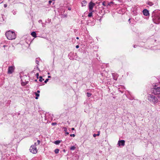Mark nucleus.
<instances>
[{
  "mask_svg": "<svg viewBox=\"0 0 160 160\" xmlns=\"http://www.w3.org/2000/svg\"><path fill=\"white\" fill-rule=\"evenodd\" d=\"M146 3L150 6H151L153 5V3L152 2L150 1Z\"/></svg>",
  "mask_w": 160,
  "mask_h": 160,
  "instance_id": "12",
  "label": "nucleus"
},
{
  "mask_svg": "<svg viewBox=\"0 0 160 160\" xmlns=\"http://www.w3.org/2000/svg\"><path fill=\"white\" fill-rule=\"evenodd\" d=\"M37 143L36 142H35L34 143V144L33 145H35V146H36V145H37L36 144Z\"/></svg>",
  "mask_w": 160,
  "mask_h": 160,
  "instance_id": "41",
  "label": "nucleus"
},
{
  "mask_svg": "<svg viewBox=\"0 0 160 160\" xmlns=\"http://www.w3.org/2000/svg\"><path fill=\"white\" fill-rule=\"evenodd\" d=\"M95 5V4L94 3H93L92 2H89V8L90 11L92 10L93 8Z\"/></svg>",
  "mask_w": 160,
  "mask_h": 160,
  "instance_id": "8",
  "label": "nucleus"
},
{
  "mask_svg": "<svg viewBox=\"0 0 160 160\" xmlns=\"http://www.w3.org/2000/svg\"><path fill=\"white\" fill-rule=\"evenodd\" d=\"M51 77L50 76H48V78H50Z\"/></svg>",
  "mask_w": 160,
  "mask_h": 160,
  "instance_id": "44",
  "label": "nucleus"
},
{
  "mask_svg": "<svg viewBox=\"0 0 160 160\" xmlns=\"http://www.w3.org/2000/svg\"><path fill=\"white\" fill-rule=\"evenodd\" d=\"M35 93L36 96V97L35 98V99H37L38 98V97L39 96V94L36 92H35Z\"/></svg>",
  "mask_w": 160,
  "mask_h": 160,
  "instance_id": "15",
  "label": "nucleus"
},
{
  "mask_svg": "<svg viewBox=\"0 0 160 160\" xmlns=\"http://www.w3.org/2000/svg\"><path fill=\"white\" fill-rule=\"evenodd\" d=\"M143 14L146 16H148L149 15V11L147 9H144L142 11Z\"/></svg>",
  "mask_w": 160,
  "mask_h": 160,
  "instance_id": "9",
  "label": "nucleus"
},
{
  "mask_svg": "<svg viewBox=\"0 0 160 160\" xmlns=\"http://www.w3.org/2000/svg\"><path fill=\"white\" fill-rule=\"evenodd\" d=\"M112 3H113L112 2H110V3H108V5H110L111 4H112Z\"/></svg>",
  "mask_w": 160,
  "mask_h": 160,
  "instance_id": "31",
  "label": "nucleus"
},
{
  "mask_svg": "<svg viewBox=\"0 0 160 160\" xmlns=\"http://www.w3.org/2000/svg\"><path fill=\"white\" fill-rule=\"evenodd\" d=\"M76 48H79V46L78 45H77L76 46Z\"/></svg>",
  "mask_w": 160,
  "mask_h": 160,
  "instance_id": "34",
  "label": "nucleus"
},
{
  "mask_svg": "<svg viewBox=\"0 0 160 160\" xmlns=\"http://www.w3.org/2000/svg\"><path fill=\"white\" fill-rule=\"evenodd\" d=\"M63 129L64 131L65 132V135L69 134V132H67V128L66 127H63Z\"/></svg>",
  "mask_w": 160,
  "mask_h": 160,
  "instance_id": "11",
  "label": "nucleus"
},
{
  "mask_svg": "<svg viewBox=\"0 0 160 160\" xmlns=\"http://www.w3.org/2000/svg\"><path fill=\"white\" fill-rule=\"evenodd\" d=\"M102 4L104 6H106L105 2H102Z\"/></svg>",
  "mask_w": 160,
  "mask_h": 160,
  "instance_id": "29",
  "label": "nucleus"
},
{
  "mask_svg": "<svg viewBox=\"0 0 160 160\" xmlns=\"http://www.w3.org/2000/svg\"><path fill=\"white\" fill-rule=\"evenodd\" d=\"M76 148V147L74 146H72L71 147L70 149L71 150H73Z\"/></svg>",
  "mask_w": 160,
  "mask_h": 160,
  "instance_id": "20",
  "label": "nucleus"
},
{
  "mask_svg": "<svg viewBox=\"0 0 160 160\" xmlns=\"http://www.w3.org/2000/svg\"><path fill=\"white\" fill-rule=\"evenodd\" d=\"M50 73L49 72L48 73V74H49Z\"/></svg>",
  "mask_w": 160,
  "mask_h": 160,
  "instance_id": "49",
  "label": "nucleus"
},
{
  "mask_svg": "<svg viewBox=\"0 0 160 160\" xmlns=\"http://www.w3.org/2000/svg\"><path fill=\"white\" fill-rule=\"evenodd\" d=\"M148 99L150 102H152L154 103H157L158 102V99L157 98L151 94L148 95Z\"/></svg>",
  "mask_w": 160,
  "mask_h": 160,
  "instance_id": "4",
  "label": "nucleus"
},
{
  "mask_svg": "<svg viewBox=\"0 0 160 160\" xmlns=\"http://www.w3.org/2000/svg\"><path fill=\"white\" fill-rule=\"evenodd\" d=\"M87 95L88 97H90L92 95V94L88 92L87 93Z\"/></svg>",
  "mask_w": 160,
  "mask_h": 160,
  "instance_id": "19",
  "label": "nucleus"
},
{
  "mask_svg": "<svg viewBox=\"0 0 160 160\" xmlns=\"http://www.w3.org/2000/svg\"><path fill=\"white\" fill-rule=\"evenodd\" d=\"M71 129H72V130H75V129H74V128H71Z\"/></svg>",
  "mask_w": 160,
  "mask_h": 160,
  "instance_id": "38",
  "label": "nucleus"
},
{
  "mask_svg": "<svg viewBox=\"0 0 160 160\" xmlns=\"http://www.w3.org/2000/svg\"><path fill=\"white\" fill-rule=\"evenodd\" d=\"M128 22L130 23L131 22L130 18H129L128 20Z\"/></svg>",
  "mask_w": 160,
  "mask_h": 160,
  "instance_id": "35",
  "label": "nucleus"
},
{
  "mask_svg": "<svg viewBox=\"0 0 160 160\" xmlns=\"http://www.w3.org/2000/svg\"><path fill=\"white\" fill-rule=\"evenodd\" d=\"M125 144V141L124 140H119L118 142V145L119 146H124Z\"/></svg>",
  "mask_w": 160,
  "mask_h": 160,
  "instance_id": "7",
  "label": "nucleus"
},
{
  "mask_svg": "<svg viewBox=\"0 0 160 160\" xmlns=\"http://www.w3.org/2000/svg\"><path fill=\"white\" fill-rule=\"evenodd\" d=\"M61 142V141L60 140H57L55 141L54 142V143L56 145L59 144L60 142Z\"/></svg>",
  "mask_w": 160,
  "mask_h": 160,
  "instance_id": "14",
  "label": "nucleus"
},
{
  "mask_svg": "<svg viewBox=\"0 0 160 160\" xmlns=\"http://www.w3.org/2000/svg\"><path fill=\"white\" fill-rule=\"evenodd\" d=\"M36 69H38V70H39L40 71V70H39V68H38V65H37L36 66Z\"/></svg>",
  "mask_w": 160,
  "mask_h": 160,
  "instance_id": "27",
  "label": "nucleus"
},
{
  "mask_svg": "<svg viewBox=\"0 0 160 160\" xmlns=\"http://www.w3.org/2000/svg\"><path fill=\"white\" fill-rule=\"evenodd\" d=\"M42 26L43 27H45V25H44L43 23H42Z\"/></svg>",
  "mask_w": 160,
  "mask_h": 160,
  "instance_id": "36",
  "label": "nucleus"
},
{
  "mask_svg": "<svg viewBox=\"0 0 160 160\" xmlns=\"http://www.w3.org/2000/svg\"><path fill=\"white\" fill-rule=\"evenodd\" d=\"M31 35H32V37H33L34 38H36L37 37L36 33L35 32H34V31L32 32L31 33Z\"/></svg>",
  "mask_w": 160,
  "mask_h": 160,
  "instance_id": "10",
  "label": "nucleus"
},
{
  "mask_svg": "<svg viewBox=\"0 0 160 160\" xmlns=\"http://www.w3.org/2000/svg\"><path fill=\"white\" fill-rule=\"evenodd\" d=\"M37 142H38V144L39 145L40 143V141L39 140H38Z\"/></svg>",
  "mask_w": 160,
  "mask_h": 160,
  "instance_id": "30",
  "label": "nucleus"
},
{
  "mask_svg": "<svg viewBox=\"0 0 160 160\" xmlns=\"http://www.w3.org/2000/svg\"><path fill=\"white\" fill-rule=\"evenodd\" d=\"M39 81L40 82H42V81L44 80V79L42 78V77L41 76L39 77Z\"/></svg>",
  "mask_w": 160,
  "mask_h": 160,
  "instance_id": "16",
  "label": "nucleus"
},
{
  "mask_svg": "<svg viewBox=\"0 0 160 160\" xmlns=\"http://www.w3.org/2000/svg\"><path fill=\"white\" fill-rule=\"evenodd\" d=\"M152 19L154 22L156 24L160 23V11H153L152 13Z\"/></svg>",
  "mask_w": 160,
  "mask_h": 160,
  "instance_id": "1",
  "label": "nucleus"
},
{
  "mask_svg": "<svg viewBox=\"0 0 160 160\" xmlns=\"http://www.w3.org/2000/svg\"><path fill=\"white\" fill-rule=\"evenodd\" d=\"M76 39H79V38L78 37H76Z\"/></svg>",
  "mask_w": 160,
  "mask_h": 160,
  "instance_id": "46",
  "label": "nucleus"
},
{
  "mask_svg": "<svg viewBox=\"0 0 160 160\" xmlns=\"http://www.w3.org/2000/svg\"><path fill=\"white\" fill-rule=\"evenodd\" d=\"M34 81H35V82H37V79H36Z\"/></svg>",
  "mask_w": 160,
  "mask_h": 160,
  "instance_id": "48",
  "label": "nucleus"
},
{
  "mask_svg": "<svg viewBox=\"0 0 160 160\" xmlns=\"http://www.w3.org/2000/svg\"><path fill=\"white\" fill-rule=\"evenodd\" d=\"M7 7V4H4V8H6V7Z\"/></svg>",
  "mask_w": 160,
  "mask_h": 160,
  "instance_id": "32",
  "label": "nucleus"
},
{
  "mask_svg": "<svg viewBox=\"0 0 160 160\" xmlns=\"http://www.w3.org/2000/svg\"><path fill=\"white\" fill-rule=\"evenodd\" d=\"M86 3H87L86 1H85V0L83 1L82 2V6H85L86 5Z\"/></svg>",
  "mask_w": 160,
  "mask_h": 160,
  "instance_id": "13",
  "label": "nucleus"
},
{
  "mask_svg": "<svg viewBox=\"0 0 160 160\" xmlns=\"http://www.w3.org/2000/svg\"><path fill=\"white\" fill-rule=\"evenodd\" d=\"M57 124V123L56 122H52V126H54Z\"/></svg>",
  "mask_w": 160,
  "mask_h": 160,
  "instance_id": "24",
  "label": "nucleus"
},
{
  "mask_svg": "<svg viewBox=\"0 0 160 160\" xmlns=\"http://www.w3.org/2000/svg\"><path fill=\"white\" fill-rule=\"evenodd\" d=\"M5 35L7 38L9 40L14 39L16 38L15 32L11 31L6 32L5 33Z\"/></svg>",
  "mask_w": 160,
  "mask_h": 160,
  "instance_id": "2",
  "label": "nucleus"
},
{
  "mask_svg": "<svg viewBox=\"0 0 160 160\" xmlns=\"http://www.w3.org/2000/svg\"><path fill=\"white\" fill-rule=\"evenodd\" d=\"M35 62L37 64H38V65L39 64V62L38 60H37V59H36L35 60Z\"/></svg>",
  "mask_w": 160,
  "mask_h": 160,
  "instance_id": "23",
  "label": "nucleus"
},
{
  "mask_svg": "<svg viewBox=\"0 0 160 160\" xmlns=\"http://www.w3.org/2000/svg\"><path fill=\"white\" fill-rule=\"evenodd\" d=\"M92 16V12H89L88 15V16L89 17H90Z\"/></svg>",
  "mask_w": 160,
  "mask_h": 160,
  "instance_id": "21",
  "label": "nucleus"
},
{
  "mask_svg": "<svg viewBox=\"0 0 160 160\" xmlns=\"http://www.w3.org/2000/svg\"><path fill=\"white\" fill-rule=\"evenodd\" d=\"M52 2V1L51 0H50L49 1V3L50 4H51V3Z\"/></svg>",
  "mask_w": 160,
  "mask_h": 160,
  "instance_id": "33",
  "label": "nucleus"
},
{
  "mask_svg": "<svg viewBox=\"0 0 160 160\" xmlns=\"http://www.w3.org/2000/svg\"><path fill=\"white\" fill-rule=\"evenodd\" d=\"M114 74H112V76H113V79L114 80H117V77H116L115 76H114Z\"/></svg>",
  "mask_w": 160,
  "mask_h": 160,
  "instance_id": "17",
  "label": "nucleus"
},
{
  "mask_svg": "<svg viewBox=\"0 0 160 160\" xmlns=\"http://www.w3.org/2000/svg\"><path fill=\"white\" fill-rule=\"evenodd\" d=\"M99 135V133H98L97 134H93V136L94 137H95L96 136H98Z\"/></svg>",
  "mask_w": 160,
  "mask_h": 160,
  "instance_id": "22",
  "label": "nucleus"
},
{
  "mask_svg": "<svg viewBox=\"0 0 160 160\" xmlns=\"http://www.w3.org/2000/svg\"><path fill=\"white\" fill-rule=\"evenodd\" d=\"M59 151V149H56L54 150V152L55 153L57 154L58 153Z\"/></svg>",
  "mask_w": 160,
  "mask_h": 160,
  "instance_id": "18",
  "label": "nucleus"
},
{
  "mask_svg": "<svg viewBox=\"0 0 160 160\" xmlns=\"http://www.w3.org/2000/svg\"><path fill=\"white\" fill-rule=\"evenodd\" d=\"M7 47V45H3V47L4 48H5V47Z\"/></svg>",
  "mask_w": 160,
  "mask_h": 160,
  "instance_id": "42",
  "label": "nucleus"
},
{
  "mask_svg": "<svg viewBox=\"0 0 160 160\" xmlns=\"http://www.w3.org/2000/svg\"><path fill=\"white\" fill-rule=\"evenodd\" d=\"M36 76H37V78H38V76H39V73H37L36 74Z\"/></svg>",
  "mask_w": 160,
  "mask_h": 160,
  "instance_id": "26",
  "label": "nucleus"
},
{
  "mask_svg": "<svg viewBox=\"0 0 160 160\" xmlns=\"http://www.w3.org/2000/svg\"><path fill=\"white\" fill-rule=\"evenodd\" d=\"M48 80H49L48 79H46V80L44 81V82L45 83H46L48 81Z\"/></svg>",
  "mask_w": 160,
  "mask_h": 160,
  "instance_id": "28",
  "label": "nucleus"
},
{
  "mask_svg": "<svg viewBox=\"0 0 160 160\" xmlns=\"http://www.w3.org/2000/svg\"><path fill=\"white\" fill-rule=\"evenodd\" d=\"M63 152H66V150H65V149H63Z\"/></svg>",
  "mask_w": 160,
  "mask_h": 160,
  "instance_id": "43",
  "label": "nucleus"
},
{
  "mask_svg": "<svg viewBox=\"0 0 160 160\" xmlns=\"http://www.w3.org/2000/svg\"><path fill=\"white\" fill-rule=\"evenodd\" d=\"M40 92V91L39 90H38L37 91V93H39Z\"/></svg>",
  "mask_w": 160,
  "mask_h": 160,
  "instance_id": "37",
  "label": "nucleus"
},
{
  "mask_svg": "<svg viewBox=\"0 0 160 160\" xmlns=\"http://www.w3.org/2000/svg\"><path fill=\"white\" fill-rule=\"evenodd\" d=\"M68 9L69 10H71V8H68Z\"/></svg>",
  "mask_w": 160,
  "mask_h": 160,
  "instance_id": "47",
  "label": "nucleus"
},
{
  "mask_svg": "<svg viewBox=\"0 0 160 160\" xmlns=\"http://www.w3.org/2000/svg\"><path fill=\"white\" fill-rule=\"evenodd\" d=\"M16 14V12H14L13 13V14L15 15Z\"/></svg>",
  "mask_w": 160,
  "mask_h": 160,
  "instance_id": "45",
  "label": "nucleus"
},
{
  "mask_svg": "<svg viewBox=\"0 0 160 160\" xmlns=\"http://www.w3.org/2000/svg\"><path fill=\"white\" fill-rule=\"evenodd\" d=\"M42 22V20H40L39 21V22Z\"/></svg>",
  "mask_w": 160,
  "mask_h": 160,
  "instance_id": "39",
  "label": "nucleus"
},
{
  "mask_svg": "<svg viewBox=\"0 0 160 160\" xmlns=\"http://www.w3.org/2000/svg\"><path fill=\"white\" fill-rule=\"evenodd\" d=\"M136 46H137V45H134L133 46V47H134V48H136Z\"/></svg>",
  "mask_w": 160,
  "mask_h": 160,
  "instance_id": "40",
  "label": "nucleus"
},
{
  "mask_svg": "<svg viewBox=\"0 0 160 160\" xmlns=\"http://www.w3.org/2000/svg\"><path fill=\"white\" fill-rule=\"evenodd\" d=\"M29 151L33 154H36L37 152V149L35 145H32L30 147Z\"/></svg>",
  "mask_w": 160,
  "mask_h": 160,
  "instance_id": "5",
  "label": "nucleus"
},
{
  "mask_svg": "<svg viewBox=\"0 0 160 160\" xmlns=\"http://www.w3.org/2000/svg\"><path fill=\"white\" fill-rule=\"evenodd\" d=\"M158 85V84H155L154 85V87L151 89V92L152 94L154 95H158L160 94V87H157Z\"/></svg>",
  "mask_w": 160,
  "mask_h": 160,
  "instance_id": "3",
  "label": "nucleus"
},
{
  "mask_svg": "<svg viewBox=\"0 0 160 160\" xmlns=\"http://www.w3.org/2000/svg\"><path fill=\"white\" fill-rule=\"evenodd\" d=\"M75 136V135L74 134H71L70 135V136H71V137H74Z\"/></svg>",
  "mask_w": 160,
  "mask_h": 160,
  "instance_id": "25",
  "label": "nucleus"
},
{
  "mask_svg": "<svg viewBox=\"0 0 160 160\" xmlns=\"http://www.w3.org/2000/svg\"><path fill=\"white\" fill-rule=\"evenodd\" d=\"M14 66H11L8 67V74H12L14 71Z\"/></svg>",
  "mask_w": 160,
  "mask_h": 160,
  "instance_id": "6",
  "label": "nucleus"
}]
</instances>
